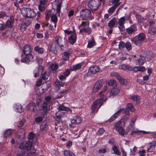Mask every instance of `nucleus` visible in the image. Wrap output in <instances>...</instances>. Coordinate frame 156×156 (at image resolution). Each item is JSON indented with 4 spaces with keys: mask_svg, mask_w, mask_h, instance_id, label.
Segmentation results:
<instances>
[{
    "mask_svg": "<svg viewBox=\"0 0 156 156\" xmlns=\"http://www.w3.org/2000/svg\"><path fill=\"white\" fill-rule=\"evenodd\" d=\"M144 63V61H142L140 58H138L136 61V64L138 65H142Z\"/></svg>",
    "mask_w": 156,
    "mask_h": 156,
    "instance_id": "nucleus-54",
    "label": "nucleus"
},
{
    "mask_svg": "<svg viewBox=\"0 0 156 156\" xmlns=\"http://www.w3.org/2000/svg\"><path fill=\"white\" fill-rule=\"evenodd\" d=\"M65 113L58 111L55 114V120L59 122H62V118L65 115Z\"/></svg>",
    "mask_w": 156,
    "mask_h": 156,
    "instance_id": "nucleus-15",
    "label": "nucleus"
},
{
    "mask_svg": "<svg viewBox=\"0 0 156 156\" xmlns=\"http://www.w3.org/2000/svg\"><path fill=\"white\" fill-rule=\"evenodd\" d=\"M43 118L42 117H37L35 119V121L37 123L40 122L42 121Z\"/></svg>",
    "mask_w": 156,
    "mask_h": 156,
    "instance_id": "nucleus-49",
    "label": "nucleus"
},
{
    "mask_svg": "<svg viewBox=\"0 0 156 156\" xmlns=\"http://www.w3.org/2000/svg\"><path fill=\"white\" fill-rule=\"evenodd\" d=\"M125 47L128 51H130L132 49V46L130 43L129 42H126L125 43Z\"/></svg>",
    "mask_w": 156,
    "mask_h": 156,
    "instance_id": "nucleus-41",
    "label": "nucleus"
},
{
    "mask_svg": "<svg viewBox=\"0 0 156 156\" xmlns=\"http://www.w3.org/2000/svg\"><path fill=\"white\" fill-rule=\"evenodd\" d=\"M69 56V54L67 52H64L62 55V58L65 61H67Z\"/></svg>",
    "mask_w": 156,
    "mask_h": 156,
    "instance_id": "nucleus-35",
    "label": "nucleus"
},
{
    "mask_svg": "<svg viewBox=\"0 0 156 156\" xmlns=\"http://www.w3.org/2000/svg\"><path fill=\"white\" fill-rule=\"evenodd\" d=\"M58 111H66V112H72L71 109L68 108L65 106L62 105H60L58 108Z\"/></svg>",
    "mask_w": 156,
    "mask_h": 156,
    "instance_id": "nucleus-22",
    "label": "nucleus"
},
{
    "mask_svg": "<svg viewBox=\"0 0 156 156\" xmlns=\"http://www.w3.org/2000/svg\"><path fill=\"white\" fill-rule=\"evenodd\" d=\"M32 146V143L31 141H28L25 143H22L20 144L19 147L21 149L30 150Z\"/></svg>",
    "mask_w": 156,
    "mask_h": 156,
    "instance_id": "nucleus-8",
    "label": "nucleus"
},
{
    "mask_svg": "<svg viewBox=\"0 0 156 156\" xmlns=\"http://www.w3.org/2000/svg\"><path fill=\"white\" fill-rule=\"evenodd\" d=\"M14 22V17L12 16H11L10 17V19L8 20L6 23L5 24L6 28L7 27L9 28H12Z\"/></svg>",
    "mask_w": 156,
    "mask_h": 156,
    "instance_id": "nucleus-16",
    "label": "nucleus"
},
{
    "mask_svg": "<svg viewBox=\"0 0 156 156\" xmlns=\"http://www.w3.org/2000/svg\"><path fill=\"white\" fill-rule=\"evenodd\" d=\"M23 16L26 18H33L36 15L34 10L29 8H24L21 11Z\"/></svg>",
    "mask_w": 156,
    "mask_h": 156,
    "instance_id": "nucleus-1",
    "label": "nucleus"
},
{
    "mask_svg": "<svg viewBox=\"0 0 156 156\" xmlns=\"http://www.w3.org/2000/svg\"><path fill=\"white\" fill-rule=\"evenodd\" d=\"M58 65L56 64H52L51 66V69L53 71H56L58 69Z\"/></svg>",
    "mask_w": 156,
    "mask_h": 156,
    "instance_id": "nucleus-48",
    "label": "nucleus"
},
{
    "mask_svg": "<svg viewBox=\"0 0 156 156\" xmlns=\"http://www.w3.org/2000/svg\"><path fill=\"white\" fill-rule=\"evenodd\" d=\"M120 115L118 111L115 113L110 118L108 121L109 122H111L114 121L116 118Z\"/></svg>",
    "mask_w": 156,
    "mask_h": 156,
    "instance_id": "nucleus-29",
    "label": "nucleus"
},
{
    "mask_svg": "<svg viewBox=\"0 0 156 156\" xmlns=\"http://www.w3.org/2000/svg\"><path fill=\"white\" fill-rule=\"evenodd\" d=\"M104 131L105 130L103 128H101L98 131V132L97 133V134L98 135H101L103 133Z\"/></svg>",
    "mask_w": 156,
    "mask_h": 156,
    "instance_id": "nucleus-55",
    "label": "nucleus"
},
{
    "mask_svg": "<svg viewBox=\"0 0 156 156\" xmlns=\"http://www.w3.org/2000/svg\"><path fill=\"white\" fill-rule=\"evenodd\" d=\"M129 99L134 101H137L140 100V97L137 95H134L130 97Z\"/></svg>",
    "mask_w": 156,
    "mask_h": 156,
    "instance_id": "nucleus-46",
    "label": "nucleus"
},
{
    "mask_svg": "<svg viewBox=\"0 0 156 156\" xmlns=\"http://www.w3.org/2000/svg\"><path fill=\"white\" fill-rule=\"evenodd\" d=\"M140 59L143 61H144V60L146 58H149L150 57L149 56V52H147L146 53V55L145 56V54H144V55L142 54L141 55H140Z\"/></svg>",
    "mask_w": 156,
    "mask_h": 156,
    "instance_id": "nucleus-38",
    "label": "nucleus"
},
{
    "mask_svg": "<svg viewBox=\"0 0 156 156\" xmlns=\"http://www.w3.org/2000/svg\"><path fill=\"white\" fill-rule=\"evenodd\" d=\"M116 19L115 18H113L108 23V26L111 28H112L114 26L115 22L116 21Z\"/></svg>",
    "mask_w": 156,
    "mask_h": 156,
    "instance_id": "nucleus-27",
    "label": "nucleus"
},
{
    "mask_svg": "<svg viewBox=\"0 0 156 156\" xmlns=\"http://www.w3.org/2000/svg\"><path fill=\"white\" fill-rule=\"evenodd\" d=\"M62 40V37L59 36H56L55 39V44L59 47H60V43Z\"/></svg>",
    "mask_w": 156,
    "mask_h": 156,
    "instance_id": "nucleus-36",
    "label": "nucleus"
},
{
    "mask_svg": "<svg viewBox=\"0 0 156 156\" xmlns=\"http://www.w3.org/2000/svg\"><path fill=\"white\" fill-rule=\"evenodd\" d=\"M81 67L80 63H79L76 65H73V68H70V69L72 71H75L80 69Z\"/></svg>",
    "mask_w": 156,
    "mask_h": 156,
    "instance_id": "nucleus-31",
    "label": "nucleus"
},
{
    "mask_svg": "<svg viewBox=\"0 0 156 156\" xmlns=\"http://www.w3.org/2000/svg\"><path fill=\"white\" fill-rule=\"evenodd\" d=\"M34 56L31 54H30L26 56L24 59H22L20 61L22 62H25L27 64H29L30 62H33L34 60Z\"/></svg>",
    "mask_w": 156,
    "mask_h": 156,
    "instance_id": "nucleus-12",
    "label": "nucleus"
},
{
    "mask_svg": "<svg viewBox=\"0 0 156 156\" xmlns=\"http://www.w3.org/2000/svg\"><path fill=\"white\" fill-rule=\"evenodd\" d=\"M48 124L46 121H44L40 126V128L42 131L47 130L48 128Z\"/></svg>",
    "mask_w": 156,
    "mask_h": 156,
    "instance_id": "nucleus-21",
    "label": "nucleus"
},
{
    "mask_svg": "<svg viewBox=\"0 0 156 156\" xmlns=\"http://www.w3.org/2000/svg\"><path fill=\"white\" fill-rule=\"evenodd\" d=\"M76 35L75 33H75L71 35L69 37V42L71 44H74L76 41Z\"/></svg>",
    "mask_w": 156,
    "mask_h": 156,
    "instance_id": "nucleus-19",
    "label": "nucleus"
},
{
    "mask_svg": "<svg viewBox=\"0 0 156 156\" xmlns=\"http://www.w3.org/2000/svg\"><path fill=\"white\" fill-rule=\"evenodd\" d=\"M120 2L115 4L113 6L109 8L108 11V12L109 13H112L114 12L116 9L120 5Z\"/></svg>",
    "mask_w": 156,
    "mask_h": 156,
    "instance_id": "nucleus-26",
    "label": "nucleus"
},
{
    "mask_svg": "<svg viewBox=\"0 0 156 156\" xmlns=\"http://www.w3.org/2000/svg\"><path fill=\"white\" fill-rule=\"evenodd\" d=\"M6 29V27L3 24L0 23V31H3Z\"/></svg>",
    "mask_w": 156,
    "mask_h": 156,
    "instance_id": "nucleus-64",
    "label": "nucleus"
},
{
    "mask_svg": "<svg viewBox=\"0 0 156 156\" xmlns=\"http://www.w3.org/2000/svg\"><path fill=\"white\" fill-rule=\"evenodd\" d=\"M82 122V119L79 116H75L71 120V123L75 124H78Z\"/></svg>",
    "mask_w": 156,
    "mask_h": 156,
    "instance_id": "nucleus-20",
    "label": "nucleus"
},
{
    "mask_svg": "<svg viewBox=\"0 0 156 156\" xmlns=\"http://www.w3.org/2000/svg\"><path fill=\"white\" fill-rule=\"evenodd\" d=\"M125 126L124 122L120 121L115 123L114 128L119 132L121 135L123 136L124 134L127 135V132H125L123 127Z\"/></svg>",
    "mask_w": 156,
    "mask_h": 156,
    "instance_id": "nucleus-3",
    "label": "nucleus"
},
{
    "mask_svg": "<svg viewBox=\"0 0 156 156\" xmlns=\"http://www.w3.org/2000/svg\"><path fill=\"white\" fill-rule=\"evenodd\" d=\"M126 30L128 34L131 35L135 34L137 31V27L135 24H133L130 27L126 29Z\"/></svg>",
    "mask_w": 156,
    "mask_h": 156,
    "instance_id": "nucleus-10",
    "label": "nucleus"
},
{
    "mask_svg": "<svg viewBox=\"0 0 156 156\" xmlns=\"http://www.w3.org/2000/svg\"><path fill=\"white\" fill-rule=\"evenodd\" d=\"M7 16V15L5 12H0V18H3Z\"/></svg>",
    "mask_w": 156,
    "mask_h": 156,
    "instance_id": "nucleus-57",
    "label": "nucleus"
},
{
    "mask_svg": "<svg viewBox=\"0 0 156 156\" xmlns=\"http://www.w3.org/2000/svg\"><path fill=\"white\" fill-rule=\"evenodd\" d=\"M37 61L38 63L39 66L41 68L40 69H42V70H43V66L42 65L43 63V59L42 58H39L37 60Z\"/></svg>",
    "mask_w": 156,
    "mask_h": 156,
    "instance_id": "nucleus-42",
    "label": "nucleus"
},
{
    "mask_svg": "<svg viewBox=\"0 0 156 156\" xmlns=\"http://www.w3.org/2000/svg\"><path fill=\"white\" fill-rule=\"evenodd\" d=\"M80 16L82 19L86 20L91 17V13L90 11L87 9H82L80 12Z\"/></svg>",
    "mask_w": 156,
    "mask_h": 156,
    "instance_id": "nucleus-5",
    "label": "nucleus"
},
{
    "mask_svg": "<svg viewBox=\"0 0 156 156\" xmlns=\"http://www.w3.org/2000/svg\"><path fill=\"white\" fill-rule=\"evenodd\" d=\"M34 134L32 132H30L28 136V139L32 140L34 138Z\"/></svg>",
    "mask_w": 156,
    "mask_h": 156,
    "instance_id": "nucleus-53",
    "label": "nucleus"
},
{
    "mask_svg": "<svg viewBox=\"0 0 156 156\" xmlns=\"http://www.w3.org/2000/svg\"><path fill=\"white\" fill-rule=\"evenodd\" d=\"M102 81L99 80L96 82L94 84L93 89L94 92L98 91L102 87Z\"/></svg>",
    "mask_w": 156,
    "mask_h": 156,
    "instance_id": "nucleus-13",
    "label": "nucleus"
},
{
    "mask_svg": "<svg viewBox=\"0 0 156 156\" xmlns=\"http://www.w3.org/2000/svg\"><path fill=\"white\" fill-rule=\"evenodd\" d=\"M93 40L88 42L87 45V47L91 48L95 45V42L94 38L92 39Z\"/></svg>",
    "mask_w": 156,
    "mask_h": 156,
    "instance_id": "nucleus-44",
    "label": "nucleus"
},
{
    "mask_svg": "<svg viewBox=\"0 0 156 156\" xmlns=\"http://www.w3.org/2000/svg\"><path fill=\"white\" fill-rule=\"evenodd\" d=\"M129 110L126 108H121L120 109L119 111V114H120L121 113H122L123 114H125L126 115H129Z\"/></svg>",
    "mask_w": 156,
    "mask_h": 156,
    "instance_id": "nucleus-30",
    "label": "nucleus"
},
{
    "mask_svg": "<svg viewBox=\"0 0 156 156\" xmlns=\"http://www.w3.org/2000/svg\"><path fill=\"white\" fill-rule=\"evenodd\" d=\"M37 105L34 102H30L29 103L27 106L26 108L27 110H29L30 107H33L32 111L35 113H38V112L40 111V109L38 107L39 103H38L37 101Z\"/></svg>",
    "mask_w": 156,
    "mask_h": 156,
    "instance_id": "nucleus-6",
    "label": "nucleus"
},
{
    "mask_svg": "<svg viewBox=\"0 0 156 156\" xmlns=\"http://www.w3.org/2000/svg\"><path fill=\"white\" fill-rule=\"evenodd\" d=\"M34 49L35 51L38 52L42 54L44 53L43 48H40L38 46L35 47Z\"/></svg>",
    "mask_w": 156,
    "mask_h": 156,
    "instance_id": "nucleus-37",
    "label": "nucleus"
},
{
    "mask_svg": "<svg viewBox=\"0 0 156 156\" xmlns=\"http://www.w3.org/2000/svg\"><path fill=\"white\" fill-rule=\"evenodd\" d=\"M26 120L24 119H23L22 120L20 121V122L18 123V127H21L25 122Z\"/></svg>",
    "mask_w": 156,
    "mask_h": 156,
    "instance_id": "nucleus-51",
    "label": "nucleus"
},
{
    "mask_svg": "<svg viewBox=\"0 0 156 156\" xmlns=\"http://www.w3.org/2000/svg\"><path fill=\"white\" fill-rule=\"evenodd\" d=\"M125 43L123 41H121L119 44V49H122L125 47Z\"/></svg>",
    "mask_w": 156,
    "mask_h": 156,
    "instance_id": "nucleus-45",
    "label": "nucleus"
},
{
    "mask_svg": "<svg viewBox=\"0 0 156 156\" xmlns=\"http://www.w3.org/2000/svg\"><path fill=\"white\" fill-rule=\"evenodd\" d=\"M145 38V35L143 33H140L139 34L138 36H136L131 39L132 42L135 44H137L138 41H142L144 40Z\"/></svg>",
    "mask_w": 156,
    "mask_h": 156,
    "instance_id": "nucleus-9",
    "label": "nucleus"
},
{
    "mask_svg": "<svg viewBox=\"0 0 156 156\" xmlns=\"http://www.w3.org/2000/svg\"><path fill=\"white\" fill-rule=\"evenodd\" d=\"M107 87H108L106 86H105L104 90L99 93V94L100 97V98L98 99L94 102L97 105L100 104L99 106V108L103 105L104 101H105L107 100V98L105 100H104V99L105 98V96L106 95V94L108 93V92H107L106 91L107 89Z\"/></svg>",
    "mask_w": 156,
    "mask_h": 156,
    "instance_id": "nucleus-2",
    "label": "nucleus"
},
{
    "mask_svg": "<svg viewBox=\"0 0 156 156\" xmlns=\"http://www.w3.org/2000/svg\"><path fill=\"white\" fill-rule=\"evenodd\" d=\"M112 150L113 151L114 154L118 156L120 155V153L116 146H113L112 148Z\"/></svg>",
    "mask_w": 156,
    "mask_h": 156,
    "instance_id": "nucleus-34",
    "label": "nucleus"
},
{
    "mask_svg": "<svg viewBox=\"0 0 156 156\" xmlns=\"http://www.w3.org/2000/svg\"><path fill=\"white\" fill-rule=\"evenodd\" d=\"M30 21H29L28 23L23 22L20 27V29L22 31H24L26 29L27 27L31 23Z\"/></svg>",
    "mask_w": 156,
    "mask_h": 156,
    "instance_id": "nucleus-25",
    "label": "nucleus"
},
{
    "mask_svg": "<svg viewBox=\"0 0 156 156\" xmlns=\"http://www.w3.org/2000/svg\"><path fill=\"white\" fill-rule=\"evenodd\" d=\"M119 82L121 84L124 85H126L127 84V81L126 80L124 79H123L121 78V80H119Z\"/></svg>",
    "mask_w": 156,
    "mask_h": 156,
    "instance_id": "nucleus-61",
    "label": "nucleus"
},
{
    "mask_svg": "<svg viewBox=\"0 0 156 156\" xmlns=\"http://www.w3.org/2000/svg\"><path fill=\"white\" fill-rule=\"evenodd\" d=\"M57 45L55 44L54 46H51L50 48V51L55 54H57Z\"/></svg>",
    "mask_w": 156,
    "mask_h": 156,
    "instance_id": "nucleus-32",
    "label": "nucleus"
},
{
    "mask_svg": "<svg viewBox=\"0 0 156 156\" xmlns=\"http://www.w3.org/2000/svg\"><path fill=\"white\" fill-rule=\"evenodd\" d=\"M83 32L85 33H87L88 35H90L92 32V30L89 27H87V28H83Z\"/></svg>",
    "mask_w": 156,
    "mask_h": 156,
    "instance_id": "nucleus-43",
    "label": "nucleus"
},
{
    "mask_svg": "<svg viewBox=\"0 0 156 156\" xmlns=\"http://www.w3.org/2000/svg\"><path fill=\"white\" fill-rule=\"evenodd\" d=\"M47 76L46 72H45L41 76V79H42V80H46L48 79V77H47Z\"/></svg>",
    "mask_w": 156,
    "mask_h": 156,
    "instance_id": "nucleus-50",
    "label": "nucleus"
},
{
    "mask_svg": "<svg viewBox=\"0 0 156 156\" xmlns=\"http://www.w3.org/2000/svg\"><path fill=\"white\" fill-rule=\"evenodd\" d=\"M126 108L131 112H134L135 111V108L131 103H128L126 105Z\"/></svg>",
    "mask_w": 156,
    "mask_h": 156,
    "instance_id": "nucleus-33",
    "label": "nucleus"
},
{
    "mask_svg": "<svg viewBox=\"0 0 156 156\" xmlns=\"http://www.w3.org/2000/svg\"><path fill=\"white\" fill-rule=\"evenodd\" d=\"M115 81L114 80L111 79L109 81L108 84L109 85L112 86L115 84Z\"/></svg>",
    "mask_w": 156,
    "mask_h": 156,
    "instance_id": "nucleus-63",
    "label": "nucleus"
},
{
    "mask_svg": "<svg viewBox=\"0 0 156 156\" xmlns=\"http://www.w3.org/2000/svg\"><path fill=\"white\" fill-rule=\"evenodd\" d=\"M156 146V141H153L149 143L147 147V151L150 152H153Z\"/></svg>",
    "mask_w": 156,
    "mask_h": 156,
    "instance_id": "nucleus-14",
    "label": "nucleus"
},
{
    "mask_svg": "<svg viewBox=\"0 0 156 156\" xmlns=\"http://www.w3.org/2000/svg\"><path fill=\"white\" fill-rule=\"evenodd\" d=\"M125 17H122L120 18L118 22V24L119 25H121L122 24H124V23H125Z\"/></svg>",
    "mask_w": 156,
    "mask_h": 156,
    "instance_id": "nucleus-47",
    "label": "nucleus"
},
{
    "mask_svg": "<svg viewBox=\"0 0 156 156\" xmlns=\"http://www.w3.org/2000/svg\"><path fill=\"white\" fill-rule=\"evenodd\" d=\"M149 29L148 32L152 35L156 34V23L153 21H150Z\"/></svg>",
    "mask_w": 156,
    "mask_h": 156,
    "instance_id": "nucleus-7",
    "label": "nucleus"
},
{
    "mask_svg": "<svg viewBox=\"0 0 156 156\" xmlns=\"http://www.w3.org/2000/svg\"><path fill=\"white\" fill-rule=\"evenodd\" d=\"M120 90L115 87L114 88L112 89L110 93L109 97H114L119 92Z\"/></svg>",
    "mask_w": 156,
    "mask_h": 156,
    "instance_id": "nucleus-18",
    "label": "nucleus"
},
{
    "mask_svg": "<svg viewBox=\"0 0 156 156\" xmlns=\"http://www.w3.org/2000/svg\"><path fill=\"white\" fill-rule=\"evenodd\" d=\"M61 4L58 3L57 5L56 10L57 13H60L61 10Z\"/></svg>",
    "mask_w": 156,
    "mask_h": 156,
    "instance_id": "nucleus-56",
    "label": "nucleus"
},
{
    "mask_svg": "<svg viewBox=\"0 0 156 156\" xmlns=\"http://www.w3.org/2000/svg\"><path fill=\"white\" fill-rule=\"evenodd\" d=\"M45 5H38V9L41 11H42L45 10Z\"/></svg>",
    "mask_w": 156,
    "mask_h": 156,
    "instance_id": "nucleus-59",
    "label": "nucleus"
},
{
    "mask_svg": "<svg viewBox=\"0 0 156 156\" xmlns=\"http://www.w3.org/2000/svg\"><path fill=\"white\" fill-rule=\"evenodd\" d=\"M14 108L16 109V111L19 113H22L24 111V109L22 108V106L20 105H15Z\"/></svg>",
    "mask_w": 156,
    "mask_h": 156,
    "instance_id": "nucleus-28",
    "label": "nucleus"
},
{
    "mask_svg": "<svg viewBox=\"0 0 156 156\" xmlns=\"http://www.w3.org/2000/svg\"><path fill=\"white\" fill-rule=\"evenodd\" d=\"M70 71L68 69H66V70L64 72L63 74L66 77L68 76L70 74Z\"/></svg>",
    "mask_w": 156,
    "mask_h": 156,
    "instance_id": "nucleus-58",
    "label": "nucleus"
},
{
    "mask_svg": "<svg viewBox=\"0 0 156 156\" xmlns=\"http://www.w3.org/2000/svg\"><path fill=\"white\" fill-rule=\"evenodd\" d=\"M23 51V53L26 55L30 54L31 50L30 46L28 45H25Z\"/></svg>",
    "mask_w": 156,
    "mask_h": 156,
    "instance_id": "nucleus-17",
    "label": "nucleus"
},
{
    "mask_svg": "<svg viewBox=\"0 0 156 156\" xmlns=\"http://www.w3.org/2000/svg\"><path fill=\"white\" fill-rule=\"evenodd\" d=\"M51 21L54 23H56L57 21V18L56 16L55 15H53L51 16Z\"/></svg>",
    "mask_w": 156,
    "mask_h": 156,
    "instance_id": "nucleus-52",
    "label": "nucleus"
},
{
    "mask_svg": "<svg viewBox=\"0 0 156 156\" xmlns=\"http://www.w3.org/2000/svg\"><path fill=\"white\" fill-rule=\"evenodd\" d=\"M89 24V23L88 21H86L85 22H83L80 26H81L84 27H85L87 26H88Z\"/></svg>",
    "mask_w": 156,
    "mask_h": 156,
    "instance_id": "nucleus-60",
    "label": "nucleus"
},
{
    "mask_svg": "<svg viewBox=\"0 0 156 156\" xmlns=\"http://www.w3.org/2000/svg\"><path fill=\"white\" fill-rule=\"evenodd\" d=\"M50 87V83H43L42 86V90L43 91V93H44Z\"/></svg>",
    "mask_w": 156,
    "mask_h": 156,
    "instance_id": "nucleus-23",
    "label": "nucleus"
},
{
    "mask_svg": "<svg viewBox=\"0 0 156 156\" xmlns=\"http://www.w3.org/2000/svg\"><path fill=\"white\" fill-rule=\"evenodd\" d=\"M101 3L99 0H91L88 3V6L92 11L97 10Z\"/></svg>",
    "mask_w": 156,
    "mask_h": 156,
    "instance_id": "nucleus-4",
    "label": "nucleus"
},
{
    "mask_svg": "<svg viewBox=\"0 0 156 156\" xmlns=\"http://www.w3.org/2000/svg\"><path fill=\"white\" fill-rule=\"evenodd\" d=\"M100 68L98 66H94L90 68L88 70L87 74L89 75H93L96 73L98 72Z\"/></svg>",
    "mask_w": 156,
    "mask_h": 156,
    "instance_id": "nucleus-11",
    "label": "nucleus"
},
{
    "mask_svg": "<svg viewBox=\"0 0 156 156\" xmlns=\"http://www.w3.org/2000/svg\"><path fill=\"white\" fill-rule=\"evenodd\" d=\"M68 90H65L62 91L61 92H59L58 93L57 96L56 98V99H59L62 98L65 94L67 93Z\"/></svg>",
    "mask_w": 156,
    "mask_h": 156,
    "instance_id": "nucleus-24",
    "label": "nucleus"
},
{
    "mask_svg": "<svg viewBox=\"0 0 156 156\" xmlns=\"http://www.w3.org/2000/svg\"><path fill=\"white\" fill-rule=\"evenodd\" d=\"M47 1V0H40L39 1L40 5H45Z\"/></svg>",
    "mask_w": 156,
    "mask_h": 156,
    "instance_id": "nucleus-62",
    "label": "nucleus"
},
{
    "mask_svg": "<svg viewBox=\"0 0 156 156\" xmlns=\"http://www.w3.org/2000/svg\"><path fill=\"white\" fill-rule=\"evenodd\" d=\"M48 103L47 102H44L42 104V110L43 112H45L47 111Z\"/></svg>",
    "mask_w": 156,
    "mask_h": 156,
    "instance_id": "nucleus-39",
    "label": "nucleus"
},
{
    "mask_svg": "<svg viewBox=\"0 0 156 156\" xmlns=\"http://www.w3.org/2000/svg\"><path fill=\"white\" fill-rule=\"evenodd\" d=\"M12 134V132L9 129H8L5 131L4 133V137L6 138L8 136H11Z\"/></svg>",
    "mask_w": 156,
    "mask_h": 156,
    "instance_id": "nucleus-40",
    "label": "nucleus"
}]
</instances>
